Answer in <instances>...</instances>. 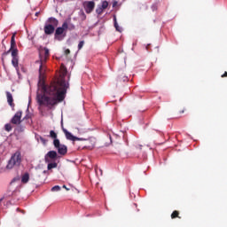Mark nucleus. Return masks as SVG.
Masks as SVG:
<instances>
[{
	"label": "nucleus",
	"instance_id": "1",
	"mask_svg": "<svg viewBox=\"0 0 227 227\" xmlns=\"http://www.w3.org/2000/svg\"><path fill=\"white\" fill-rule=\"evenodd\" d=\"M69 84L67 83L65 78H61L57 82H51L49 85H43V93L37 92L36 100L40 107H49L50 109L58 106L65 100L67 90Z\"/></svg>",
	"mask_w": 227,
	"mask_h": 227
},
{
	"label": "nucleus",
	"instance_id": "2",
	"mask_svg": "<svg viewBox=\"0 0 227 227\" xmlns=\"http://www.w3.org/2000/svg\"><path fill=\"white\" fill-rule=\"evenodd\" d=\"M49 56H50V52H49V49L47 48H44L39 53L40 61H36V63L40 64V67H39L40 81L43 80V77L45 75V71L47 70V67L45 66V63H47V59H49Z\"/></svg>",
	"mask_w": 227,
	"mask_h": 227
},
{
	"label": "nucleus",
	"instance_id": "3",
	"mask_svg": "<svg viewBox=\"0 0 227 227\" xmlns=\"http://www.w3.org/2000/svg\"><path fill=\"white\" fill-rule=\"evenodd\" d=\"M10 52H12V58H19V50L17 49V43H15V34H13L11 38V48L9 49V51H4L2 54L3 63H4V58H6V56H8Z\"/></svg>",
	"mask_w": 227,
	"mask_h": 227
},
{
	"label": "nucleus",
	"instance_id": "4",
	"mask_svg": "<svg viewBox=\"0 0 227 227\" xmlns=\"http://www.w3.org/2000/svg\"><path fill=\"white\" fill-rule=\"evenodd\" d=\"M21 162L22 153H20V151H16L8 161L7 169H13L15 166H20Z\"/></svg>",
	"mask_w": 227,
	"mask_h": 227
},
{
	"label": "nucleus",
	"instance_id": "5",
	"mask_svg": "<svg viewBox=\"0 0 227 227\" xmlns=\"http://www.w3.org/2000/svg\"><path fill=\"white\" fill-rule=\"evenodd\" d=\"M67 29H68V23L65 21L61 27H57L55 30V40L61 42L67 36Z\"/></svg>",
	"mask_w": 227,
	"mask_h": 227
},
{
	"label": "nucleus",
	"instance_id": "6",
	"mask_svg": "<svg viewBox=\"0 0 227 227\" xmlns=\"http://www.w3.org/2000/svg\"><path fill=\"white\" fill-rule=\"evenodd\" d=\"M83 8L85 12L90 14L95 10V3L93 1L83 2Z\"/></svg>",
	"mask_w": 227,
	"mask_h": 227
},
{
	"label": "nucleus",
	"instance_id": "7",
	"mask_svg": "<svg viewBox=\"0 0 227 227\" xmlns=\"http://www.w3.org/2000/svg\"><path fill=\"white\" fill-rule=\"evenodd\" d=\"M22 111H18L11 120L12 125H20L22 123Z\"/></svg>",
	"mask_w": 227,
	"mask_h": 227
},
{
	"label": "nucleus",
	"instance_id": "8",
	"mask_svg": "<svg viewBox=\"0 0 227 227\" xmlns=\"http://www.w3.org/2000/svg\"><path fill=\"white\" fill-rule=\"evenodd\" d=\"M63 132L66 136V138L68 139L69 141H82V138L74 137V135H72V133H70L67 129H63Z\"/></svg>",
	"mask_w": 227,
	"mask_h": 227
},
{
	"label": "nucleus",
	"instance_id": "9",
	"mask_svg": "<svg viewBox=\"0 0 227 227\" xmlns=\"http://www.w3.org/2000/svg\"><path fill=\"white\" fill-rule=\"evenodd\" d=\"M57 158H58V153H56V151H50L45 155V162H51V160H49V159L54 160Z\"/></svg>",
	"mask_w": 227,
	"mask_h": 227
},
{
	"label": "nucleus",
	"instance_id": "10",
	"mask_svg": "<svg viewBox=\"0 0 227 227\" xmlns=\"http://www.w3.org/2000/svg\"><path fill=\"white\" fill-rule=\"evenodd\" d=\"M54 31H56V27H54L52 25H48V24H46L44 26L45 35H52V34H54Z\"/></svg>",
	"mask_w": 227,
	"mask_h": 227
},
{
	"label": "nucleus",
	"instance_id": "11",
	"mask_svg": "<svg viewBox=\"0 0 227 227\" xmlns=\"http://www.w3.org/2000/svg\"><path fill=\"white\" fill-rule=\"evenodd\" d=\"M57 150H58V153H59V155H67V153L68 152V148L65 145L59 146L57 148Z\"/></svg>",
	"mask_w": 227,
	"mask_h": 227
},
{
	"label": "nucleus",
	"instance_id": "12",
	"mask_svg": "<svg viewBox=\"0 0 227 227\" xmlns=\"http://www.w3.org/2000/svg\"><path fill=\"white\" fill-rule=\"evenodd\" d=\"M48 25H51L53 26V27H58L59 21L58 20V19L54 18V17H51L48 19L47 20Z\"/></svg>",
	"mask_w": 227,
	"mask_h": 227
},
{
	"label": "nucleus",
	"instance_id": "13",
	"mask_svg": "<svg viewBox=\"0 0 227 227\" xmlns=\"http://www.w3.org/2000/svg\"><path fill=\"white\" fill-rule=\"evenodd\" d=\"M12 67H14V68H15L17 74H19V72H20V67H19V57H16V58L14 57V58H12Z\"/></svg>",
	"mask_w": 227,
	"mask_h": 227
},
{
	"label": "nucleus",
	"instance_id": "14",
	"mask_svg": "<svg viewBox=\"0 0 227 227\" xmlns=\"http://www.w3.org/2000/svg\"><path fill=\"white\" fill-rule=\"evenodd\" d=\"M6 97L9 106H11L12 107H15V103H13V96L10 93V91L6 92Z\"/></svg>",
	"mask_w": 227,
	"mask_h": 227
},
{
	"label": "nucleus",
	"instance_id": "15",
	"mask_svg": "<svg viewBox=\"0 0 227 227\" xmlns=\"http://www.w3.org/2000/svg\"><path fill=\"white\" fill-rule=\"evenodd\" d=\"M27 182H29V173L27 172L21 176V183L27 184Z\"/></svg>",
	"mask_w": 227,
	"mask_h": 227
},
{
	"label": "nucleus",
	"instance_id": "16",
	"mask_svg": "<svg viewBox=\"0 0 227 227\" xmlns=\"http://www.w3.org/2000/svg\"><path fill=\"white\" fill-rule=\"evenodd\" d=\"M114 26L116 31H119V33H121V28L118 25V21L116 20V16L114 17Z\"/></svg>",
	"mask_w": 227,
	"mask_h": 227
},
{
	"label": "nucleus",
	"instance_id": "17",
	"mask_svg": "<svg viewBox=\"0 0 227 227\" xmlns=\"http://www.w3.org/2000/svg\"><path fill=\"white\" fill-rule=\"evenodd\" d=\"M119 81H120V82H129V77L125 74H121L119 76Z\"/></svg>",
	"mask_w": 227,
	"mask_h": 227
},
{
	"label": "nucleus",
	"instance_id": "18",
	"mask_svg": "<svg viewBox=\"0 0 227 227\" xmlns=\"http://www.w3.org/2000/svg\"><path fill=\"white\" fill-rule=\"evenodd\" d=\"M104 10H106V9L102 8L101 5H98V7L96 9V13L98 15H102V13H104Z\"/></svg>",
	"mask_w": 227,
	"mask_h": 227
},
{
	"label": "nucleus",
	"instance_id": "19",
	"mask_svg": "<svg viewBox=\"0 0 227 227\" xmlns=\"http://www.w3.org/2000/svg\"><path fill=\"white\" fill-rule=\"evenodd\" d=\"M180 212L175 210L173 211V213L171 214V219H176V217H178V219H180Z\"/></svg>",
	"mask_w": 227,
	"mask_h": 227
},
{
	"label": "nucleus",
	"instance_id": "20",
	"mask_svg": "<svg viewBox=\"0 0 227 227\" xmlns=\"http://www.w3.org/2000/svg\"><path fill=\"white\" fill-rule=\"evenodd\" d=\"M53 145H54V147L55 148H59V146H61L62 145H61V143L59 142V139H58V138H55L54 140H53Z\"/></svg>",
	"mask_w": 227,
	"mask_h": 227
},
{
	"label": "nucleus",
	"instance_id": "21",
	"mask_svg": "<svg viewBox=\"0 0 227 227\" xmlns=\"http://www.w3.org/2000/svg\"><path fill=\"white\" fill-rule=\"evenodd\" d=\"M50 137H51V139H58V134H56V132L54 130H51Z\"/></svg>",
	"mask_w": 227,
	"mask_h": 227
},
{
	"label": "nucleus",
	"instance_id": "22",
	"mask_svg": "<svg viewBox=\"0 0 227 227\" xmlns=\"http://www.w3.org/2000/svg\"><path fill=\"white\" fill-rule=\"evenodd\" d=\"M54 168H58V163L53 162V163H49V164H48V169H49V170L54 169Z\"/></svg>",
	"mask_w": 227,
	"mask_h": 227
},
{
	"label": "nucleus",
	"instance_id": "23",
	"mask_svg": "<svg viewBox=\"0 0 227 227\" xmlns=\"http://www.w3.org/2000/svg\"><path fill=\"white\" fill-rule=\"evenodd\" d=\"M4 129H5L6 132H12V124H10V123L5 124Z\"/></svg>",
	"mask_w": 227,
	"mask_h": 227
},
{
	"label": "nucleus",
	"instance_id": "24",
	"mask_svg": "<svg viewBox=\"0 0 227 227\" xmlns=\"http://www.w3.org/2000/svg\"><path fill=\"white\" fill-rule=\"evenodd\" d=\"M52 192H58L59 191H61V187L59 185H55L51 188Z\"/></svg>",
	"mask_w": 227,
	"mask_h": 227
},
{
	"label": "nucleus",
	"instance_id": "25",
	"mask_svg": "<svg viewBox=\"0 0 227 227\" xmlns=\"http://www.w3.org/2000/svg\"><path fill=\"white\" fill-rule=\"evenodd\" d=\"M107 6H109V3L107 1H103L101 7L106 10Z\"/></svg>",
	"mask_w": 227,
	"mask_h": 227
},
{
	"label": "nucleus",
	"instance_id": "26",
	"mask_svg": "<svg viewBox=\"0 0 227 227\" xmlns=\"http://www.w3.org/2000/svg\"><path fill=\"white\" fill-rule=\"evenodd\" d=\"M82 47H84V41H81L78 43V51H81V49H82Z\"/></svg>",
	"mask_w": 227,
	"mask_h": 227
},
{
	"label": "nucleus",
	"instance_id": "27",
	"mask_svg": "<svg viewBox=\"0 0 227 227\" xmlns=\"http://www.w3.org/2000/svg\"><path fill=\"white\" fill-rule=\"evenodd\" d=\"M19 180H20V178H19V177H14V178L12 180L11 184H15V182H19Z\"/></svg>",
	"mask_w": 227,
	"mask_h": 227
},
{
	"label": "nucleus",
	"instance_id": "28",
	"mask_svg": "<svg viewBox=\"0 0 227 227\" xmlns=\"http://www.w3.org/2000/svg\"><path fill=\"white\" fill-rule=\"evenodd\" d=\"M64 54H65L66 56H68V54H70V49L65 50Z\"/></svg>",
	"mask_w": 227,
	"mask_h": 227
},
{
	"label": "nucleus",
	"instance_id": "29",
	"mask_svg": "<svg viewBox=\"0 0 227 227\" xmlns=\"http://www.w3.org/2000/svg\"><path fill=\"white\" fill-rule=\"evenodd\" d=\"M222 77L223 78L227 77V72H225L223 74H222Z\"/></svg>",
	"mask_w": 227,
	"mask_h": 227
},
{
	"label": "nucleus",
	"instance_id": "30",
	"mask_svg": "<svg viewBox=\"0 0 227 227\" xmlns=\"http://www.w3.org/2000/svg\"><path fill=\"white\" fill-rule=\"evenodd\" d=\"M40 140L42 141V143H45V139L43 137H40Z\"/></svg>",
	"mask_w": 227,
	"mask_h": 227
},
{
	"label": "nucleus",
	"instance_id": "31",
	"mask_svg": "<svg viewBox=\"0 0 227 227\" xmlns=\"http://www.w3.org/2000/svg\"><path fill=\"white\" fill-rule=\"evenodd\" d=\"M63 189H66V191H70V189L67 188V185H63Z\"/></svg>",
	"mask_w": 227,
	"mask_h": 227
},
{
	"label": "nucleus",
	"instance_id": "32",
	"mask_svg": "<svg viewBox=\"0 0 227 227\" xmlns=\"http://www.w3.org/2000/svg\"><path fill=\"white\" fill-rule=\"evenodd\" d=\"M35 17H38V15H40V12H35Z\"/></svg>",
	"mask_w": 227,
	"mask_h": 227
},
{
	"label": "nucleus",
	"instance_id": "33",
	"mask_svg": "<svg viewBox=\"0 0 227 227\" xmlns=\"http://www.w3.org/2000/svg\"><path fill=\"white\" fill-rule=\"evenodd\" d=\"M184 113H185V110L180 111V114H184Z\"/></svg>",
	"mask_w": 227,
	"mask_h": 227
},
{
	"label": "nucleus",
	"instance_id": "34",
	"mask_svg": "<svg viewBox=\"0 0 227 227\" xmlns=\"http://www.w3.org/2000/svg\"><path fill=\"white\" fill-rule=\"evenodd\" d=\"M27 119H29V116H28V115H26V116L24 117V120H27Z\"/></svg>",
	"mask_w": 227,
	"mask_h": 227
},
{
	"label": "nucleus",
	"instance_id": "35",
	"mask_svg": "<svg viewBox=\"0 0 227 227\" xmlns=\"http://www.w3.org/2000/svg\"><path fill=\"white\" fill-rule=\"evenodd\" d=\"M153 10H155V5H153Z\"/></svg>",
	"mask_w": 227,
	"mask_h": 227
},
{
	"label": "nucleus",
	"instance_id": "36",
	"mask_svg": "<svg viewBox=\"0 0 227 227\" xmlns=\"http://www.w3.org/2000/svg\"><path fill=\"white\" fill-rule=\"evenodd\" d=\"M43 173H47V171H46V170H44V171H43Z\"/></svg>",
	"mask_w": 227,
	"mask_h": 227
},
{
	"label": "nucleus",
	"instance_id": "37",
	"mask_svg": "<svg viewBox=\"0 0 227 227\" xmlns=\"http://www.w3.org/2000/svg\"><path fill=\"white\" fill-rule=\"evenodd\" d=\"M146 50H148V46H146Z\"/></svg>",
	"mask_w": 227,
	"mask_h": 227
},
{
	"label": "nucleus",
	"instance_id": "38",
	"mask_svg": "<svg viewBox=\"0 0 227 227\" xmlns=\"http://www.w3.org/2000/svg\"><path fill=\"white\" fill-rule=\"evenodd\" d=\"M110 139H112L111 137H110Z\"/></svg>",
	"mask_w": 227,
	"mask_h": 227
}]
</instances>
